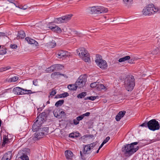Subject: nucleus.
<instances>
[{
	"mask_svg": "<svg viewBox=\"0 0 160 160\" xmlns=\"http://www.w3.org/2000/svg\"><path fill=\"white\" fill-rule=\"evenodd\" d=\"M98 145L97 142L83 146V153L82 151L80 152L81 158L82 159L85 160L86 155L90 154L92 149L98 147Z\"/></svg>",
	"mask_w": 160,
	"mask_h": 160,
	"instance_id": "obj_1",
	"label": "nucleus"
},
{
	"mask_svg": "<svg viewBox=\"0 0 160 160\" xmlns=\"http://www.w3.org/2000/svg\"><path fill=\"white\" fill-rule=\"evenodd\" d=\"M159 10L158 8L153 4H148L143 9L142 14L145 16H151L157 13Z\"/></svg>",
	"mask_w": 160,
	"mask_h": 160,
	"instance_id": "obj_2",
	"label": "nucleus"
},
{
	"mask_svg": "<svg viewBox=\"0 0 160 160\" xmlns=\"http://www.w3.org/2000/svg\"><path fill=\"white\" fill-rule=\"evenodd\" d=\"M135 85V79L132 75H129L126 78L124 81V86L128 91H132Z\"/></svg>",
	"mask_w": 160,
	"mask_h": 160,
	"instance_id": "obj_3",
	"label": "nucleus"
},
{
	"mask_svg": "<svg viewBox=\"0 0 160 160\" xmlns=\"http://www.w3.org/2000/svg\"><path fill=\"white\" fill-rule=\"evenodd\" d=\"M137 142H134L131 143L130 144H127L124 146V147L122 148V151L124 152L126 154H127L129 155H131L136 152L138 149V147H137L135 148L134 145H136L138 144Z\"/></svg>",
	"mask_w": 160,
	"mask_h": 160,
	"instance_id": "obj_4",
	"label": "nucleus"
},
{
	"mask_svg": "<svg viewBox=\"0 0 160 160\" xmlns=\"http://www.w3.org/2000/svg\"><path fill=\"white\" fill-rule=\"evenodd\" d=\"M90 10L92 14H100L108 12L107 8L101 6H94L90 8Z\"/></svg>",
	"mask_w": 160,
	"mask_h": 160,
	"instance_id": "obj_5",
	"label": "nucleus"
},
{
	"mask_svg": "<svg viewBox=\"0 0 160 160\" xmlns=\"http://www.w3.org/2000/svg\"><path fill=\"white\" fill-rule=\"evenodd\" d=\"M148 128L151 130L154 131L159 129L160 125L158 122L155 119L148 122Z\"/></svg>",
	"mask_w": 160,
	"mask_h": 160,
	"instance_id": "obj_6",
	"label": "nucleus"
},
{
	"mask_svg": "<svg viewBox=\"0 0 160 160\" xmlns=\"http://www.w3.org/2000/svg\"><path fill=\"white\" fill-rule=\"evenodd\" d=\"M78 55L85 62H88L90 60V57L88 51L84 48H82Z\"/></svg>",
	"mask_w": 160,
	"mask_h": 160,
	"instance_id": "obj_7",
	"label": "nucleus"
},
{
	"mask_svg": "<svg viewBox=\"0 0 160 160\" xmlns=\"http://www.w3.org/2000/svg\"><path fill=\"white\" fill-rule=\"evenodd\" d=\"M95 62L97 65L101 68L105 69L108 67L106 61L103 60L101 56H97Z\"/></svg>",
	"mask_w": 160,
	"mask_h": 160,
	"instance_id": "obj_8",
	"label": "nucleus"
},
{
	"mask_svg": "<svg viewBox=\"0 0 160 160\" xmlns=\"http://www.w3.org/2000/svg\"><path fill=\"white\" fill-rule=\"evenodd\" d=\"M72 15H68L63 16L58 18H57L54 19L55 22L58 24L66 23L69 21Z\"/></svg>",
	"mask_w": 160,
	"mask_h": 160,
	"instance_id": "obj_9",
	"label": "nucleus"
},
{
	"mask_svg": "<svg viewBox=\"0 0 160 160\" xmlns=\"http://www.w3.org/2000/svg\"><path fill=\"white\" fill-rule=\"evenodd\" d=\"M87 79L85 76H81L77 80L75 83L78 87L79 88L83 87L85 84Z\"/></svg>",
	"mask_w": 160,
	"mask_h": 160,
	"instance_id": "obj_10",
	"label": "nucleus"
},
{
	"mask_svg": "<svg viewBox=\"0 0 160 160\" xmlns=\"http://www.w3.org/2000/svg\"><path fill=\"white\" fill-rule=\"evenodd\" d=\"M19 159L22 160H29L24 150L20 151L17 154L16 160H19Z\"/></svg>",
	"mask_w": 160,
	"mask_h": 160,
	"instance_id": "obj_11",
	"label": "nucleus"
},
{
	"mask_svg": "<svg viewBox=\"0 0 160 160\" xmlns=\"http://www.w3.org/2000/svg\"><path fill=\"white\" fill-rule=\"evenodd\" d=\"M48 129L47 128H42V130H40L38 131H37L34 134V136L33 139L34 140H38L40 138H42L44 135V132H43L44 131H45L46 130H47Z\"/></svg>",
	"mask_w": 160,
	"mask_h": 160,
	"instance_id": "obj_12",
	"label": "nucleus"
},
{
	"mask_svg": "<svg viewBox=\"0 0 160 160\" xmlns=\"http://www.w3.org/2000/svg\"><path fill=\"white\" fill-rule=\"evenodd\" d=\"M48 28H50L52 31L58 33H60L62 32V30L59 27L57 26L54 25L53 26H51L50 24L47 25Z\"/></svg>",
	"mask_w": 160,
	"mask_h": 160,
	"instance_id": "obj_13",
	"label": "nucleus"
},
{
	"mask_svg": "<svg viewBox=\"0 0 160 160\" xmlns=\"http://www.w3.org/2000/svg\"><path fill=\"white\" fill-rule=\"evenodd\" d=\"M58 57L60 58H65L69 56V53L65 51L61 50L58 52Z\"/></svg>",
	"mask_w": 160,
	"mask_h": 160,
	"instance_id": "obj_14",
	"label": "nucleus"
},
{
	"mask_svg": "<svg viewBox=\"0 0 160 160\" xmlns=\"http://www.w3.org/2000/svg\"><path fill=\"white\" fill-rule=\"evenodd\" d=\"M65 154L67 159L70 160L72 159L73 154L71 151L66 150L65 152Z\"/></svg>",
	"mask_w": 160,
	"mask_h": 160,
	"instance_id": "obj_15",
	"label": "nucleus"
},
{
	"mask_svg": "<svg viewBox=\"0 0 160 160\" xmlns=\"http://www.w3.org/2000/svg\"><path fill=\"white\" fill-rule=\"evenodd\" d=\"M126 113L125 111H122L119 112L116 117V120L117 121H119L121 118H122Z\"/></svg>",
	"mask_w": 160,
	"mask_h": 160,
	"instance_id": "obj_16",
	"label": "nucleus"
},
{
	"mask_svg": "<svg viewBox=\"0 0 160 160\" xmlns=\"http://www.w3.org/2000/svg\"><path fill=\"white\" fill-rule=\"evenodd\" d=\"M22 88L19 87H16L14 88L12 90V92L15 94L17 95H22Z\"/></svg>",
	"mask_w": 160,
	"mask_h": 160,
	"instance_id": "obj_17",
	"label": "nucleus"
},
{
	"mask_svg": "<svg viewBox=\"0 0 160 160\" xmlns=\"http://www.w3.org/2000/svg\"><path fill=\"white\" fill-rule=\"evenodd\" d=\"M63 67V66L60 64H55L49 67V68L47 69V71L49 72H53L54 69L56 68Z\"/></svg>",
	"mask_w": 160,
	"mask_h": 160,
	"instance_id": "obj_18",
	"label": "nucleus"
},
{
	"mask_svg": "<svg viewBox=\"0 0 160 160\" xmlns=\"http://www.w3.org/2000/svg\"><path fill=\"white\" fill-rule=\"evenodd\" d=\"M25 40L29 44H35L36 46L38 45V43L36 41L32 39L29 38L28 37L26 38Z\"/></svg>",
	"mask_w": 160,
	"mask_h": 160,
	"instance_id": "obj_19",
	"label": "nucleus"
},
{
	"mask_svg": "<svg viewBox=\"0 0 160 160\" xmlns=\"http://www.w3.org/2000/svg\"><path fill=\"white\" fill-rule=\"evenodd\" d=\"M11 156V152H8L4 155L1 160H10Z\"/></svg>",
	"mask_w": 160,
	"mask_h": 160,
	"instance_id": "obj_20",
	"label": "nucleus"
},
{
	"mask_svg": "<svg viewBox=\"0 0 160 160\" xmlns=\"http://www.w3.org/2000/svg\"><path fill=\"white\" fill-rule=\"evenodd\" d=\"M10 142V139H8V137L6 136L3 137V142L2 144V147H5Z\"/></svg>",
	"mask_w": 160,
	"mask_h": 160,
	"instance_id": "obj_21",
	"label": "nucleus"
},
{
	"mask_svg": "<svg viewBox=\"0 0 160 160\" xmlns=\"http://www.w3.org/2000/svg\"><path fill=\"white\" fill-rule=\"evenodd\" d=\"M37 120L35 122L37 123L38 125H39L41 126L44 121V118H42L41 116H39L37 117Z\"/></svg>",
	"mask_w": 160,
	"mask_h": 160,
	"instance_id": "obj_22",
	"label": "nucleus"
},
{
	"mask_svg": "<svg viewBox=\"0 0 160 160\" xmlns=\"http://www.w3.org/2000/svg\"><path fill=\"white\" fill-rule=\"evenodd\" d=\"M25 33L23 31H20L18 32L17 39L23 38L25 37Z\"/></svg>",
	"mask_w": 160,
	"mask_h": 160,
	"instance_id": "obj_23",
	"label": "nucleus"
},
{
	"mask_svg": "<svg viewBox=\"0 0 160 160\" xmlns=\"http://www.w3.org/2000/svg\"><path fill=\"white\" fill-rule=\"evenodd\" d=\"M40 126L39 125H38L37 123L34 122L32 126V131L33 132L36 131V132L38 131L37 130L39 129Z\"/></svg>",
	"mask_w": 160,
	"mask_h": 160,
	"instance_id": "obj_24",
	"label": "nucleus"
},
{
	"mask_svg": "<svg viewBox=\"0 0 160 160\" xmlns=\"http://www.w3.org/2000/svg\"><path fill=\"white\" fill-rule=\"evenodd\" d=\"M68 32L72 35H76L79 37L80 36L81 34L80 33H78L77 31L73 29H71L70 28H69Z\"/></svg>",
	"mask_w": 160,
	"mask_h": 160,
	"instance_id": "obj_25",
	"label": "nucleus"
},
{
	"mask_svg": "<svg viewBox=\"0 0 160 160\" xmlns=\"http://www.w3.org/2000/svg\"><path fill=\"white\" fill-rule=\"evenodd\" d=\"M77 88L78 87L75 83V84H70L68 87V89L71 90H75L77 89Z\"/></svg>",
	"mask_w": 160,
	"mask_h": 160,
	"instance_id": "obj_26",
	"label": "nucleus"
},
{
	"mask_svg": "<svg viewBox=\"0 0 160 160\" xmlns=\"http://www.w3.org/2000/svg\"><path fill=\"white\" fill-rule=\"evenodd\" d=\"M60 109H55L53 111V113L54 116L58 118H60V116L59 115Z\"/></svg>",
	"mask_w": 160,
	"mask_h": 160,
	"instance_id": "obj_27",
	"label": "nucleus"
},
{
	"mask_svg": "<svg viewBox=\"0 0 160 160\" xmlns=\"http://www.w3.org/2000/svg\"><path fill=\"white\" fill-rule=\"evenodd\" d=\"M47 44V46L50 48H53L56 45V44L54 41H52L51 42L48 43Z\"/></svg>",
	"mask_w": 160,
	"mask_h": 160,
	"instance_id": "obj_28",
	"label": "nucleus"
},
{
	"mask_svg": "<svg viewBox=\"0 0 160 160\" xmlns=\"http://www.w3.org/2000/svg\"><path fill=\"white\" fill-rule=\"evenodd\" d=\"M130 56H127L124 57H123V58H120L118 60V61L119 62H125L127 60H128L130 59Z\"/></svg>",
	"mask_w": 160,
	"mask_h": 160,
	"instance_id": "obj_29",
	"label": "nucleus"
},
{
	"mask_svg": "<svg viewBox=\"0 0 160 160\" xmlns=\"http://www.w3.org/2000/svg\"><path fill=\"white\" fill-rule=\"evenodd\" d=\"M64 101L63 100H60L57 102L55 104V106L57 107L61 106L64 103Z\"/></svg>",
	"mask_w": 160,
	"mask_h": 160,
	"instance_id": "obj_30",
	"label": "nucleus"
},
{
	"mask_svg": "<svg viewBox=\"0 0 160 160\" xmlns=\"http://www.w3.org/2000/svg\"><path fill=\"white\" fill-rule=\"evenodd\" d=\"M97 88L99 90H101L102 89H105L106 88L103 85L98 83L97 86Z\"/></svg>",
	"mask_w": 160,
	"mask_h": 160,
	"instance_id": "obj_31",
	"label": "nucleus"
},
{
	"mask_svg": "<svg viewBox=\"0 0 160 160\" xmlns=\"http://www.w3.org/2000/svg\"><path fill=\"white\" fill-rule=\"evenodd\" d=\"M18 78L17 76L12 77L9 79V81L10 82H16L18 79Z\"/></svg>",
	"mask_w": 160,
	"mask_h": 160,
	"instance_id": "obj_32",
	"label": "nucleus"
},
{
	"mask_svg": "<svg viewBox=\"0 0 160 160\" xmlns=\"http://www.w3.org/2000/svg\"><path fill=\"white\" fill-rule=\"evenodd\" d=\"M86 95V92H82L80 94L77 96V97L78 98H82L84 97H85Z\"/></svg>",
	"mask_w": 160,
	"mask_h": 160,
	"instance_id": "obj_33",
	"label": "nucleus"
},
{
	"mask_svg": "<svg viewBox=\"0 0 160 160\" xmlns=\"http://www.w3.org/2000/svg\"><path fill=\"white\" fill-rule=\"evenodd\" d=\"M22 92H23L22 93V94H28L32 93V91L31 90H25L22 89Z\"/></svg>",
	"mask_w": 160,
	"mask_h": 160,
	"instance_id": "obj_34",
	"label": "nucleus"
},
{
	"mask_svg": "<svg viewBox=\"0 0 160 160\" xmlns=\"http://www.w3.org/2000/svg\"><path fill=\"white\" fill-rule=\"evenodd\" d=\"M159 50L158 48H156L153 50L151 53L153 55H156L159 52Z\"/></svg>",
	"mask_w": 160,
	"mask_h": 160,
	"instance_id": "obj_35",
	"label": "nucleus"
},
{
	"mask_svg": "<svg viewBox=\"0 0 160 160\" xmlns=\"http://www.w3.org/2000/svg\"><path fill=\"white\" fill-rule=\"evenodd\" d=\"M7 52L6 49L5 48H2V49L0 50V54L4 55Z\"/></svg>",
	"mask_w": 160,
	"mask_h": 160,
	"instance_id": "obj_36",
	"label": "nucleus"
},
{
	"mask_svg": "<svg viewBox=\"0 0 160 160\" xmlns=\"http://www.w3.org/2000/svg\"><path fill=\"white\" fill-rule=\"evenodd\" d=\"M56 93V91L55 90H52V91L51 92L50 95L49 96V97H52L54 96Z\"/></svg>",
	"mask_w": 160,
	"mask_h": 160,
	"instance_id": "obj_37",
	"label": "nucleus"
},
{
	"mask_svg": "<svg viewBox=\"0 0 160 160\" xmlns=\"http://www.w3.org/2000/svg\"><path fill=\"white\" fill-rule=\"evenodd\" d=\"M61 73L60 72H54L53 73H52L51 75V76L53 78L56 75H61Z\"/></svg>",
	"mask_w": 160,
	"mask_h": 160,
	"instance_id": "obj_38",
	"label": "nucleus"
},
{
	"mask_svg": "<svg viewBox=\"0 0 160 160\" xmlns=\"http://www.w3.org/2000/svg\"><path fill=\"white\" fill-rule=\"evenodd\" d=\"M123 1L125 4H129L132 1V0H123Z\"/></svg>",
	"mask_w": 160,
	"mask_h": 160,
	"instance_id": "obj_39",
	"label": "nucleus"
},
{
	"mask_svg": "<svg viewBox=\"0 0 160 160\" xmlns=\"http://www.w3.org/2000/svg\"><path fill=\"white\" fill-rule=\"evenodd\" d=\"M59 115L60 116V118H62V117H64L65 115V112L63 111H61L60 110L59 113Z\"/></svg>",
	"mask_w": 160,
	"mask_h": 160,
	"instance_id": "obj_40",
	"label": "nucleus"
},
{
	"mask_svg": "<svg viewBox=\"0 0 160 160\" xmlns=\"http://www.w3.org/2000/svg\"><path fill=\"white\" fill-rule=\"evenodd\" d=\"M96 99V97L95 96H91L87 97L85 99H89L93 101Z\"/></svg>",
	"mask_w": 160,
	"mask_h": 160,
	"instance_id": "obj_41",
	"label": "nucleus"
},
{
	"mask_svg": "<svg viewBox=\"0 0 160 160\" xmlns=\"http://www.w3.org/2000/svg\"><path fill=\"white\" fill-rule=\"evenodd\" d=\"M98 86V84L97 83V82H94L92 83L91 84L90 86L92 88H94L96 87H97Z\"/></svg>",
	"mask_w": 160,
	"mask_h": 160,
	"instance_id": "obj_42",
	"label": "nucleus"
},
{
	"mask_svg": "<svg viewBox=\"0 0 160 160\" xmlns=\"http://www.w3.org/2000/svg\"><path fill=\"white\" fill-rule=\"evenodd\" d=\"M148 122L147 123L146 122H145L141 125H139V126L142 127H148Z\"/></svg>",
	"mask_w": 160,
	"mask_h": 160,
	"instance_id": "obj_43",
	"label": "nucleus"
},
{
	"mask_svg": "<svg viewBox=\"0 0 160 160\" xmlns=\"http://www.w3.org/2000/svg\"><path fill=\"white\" fill-rule=\"evenodd\" d=\"M83 117L82 115L79 116L76 118V119H78V120L79 121H80L83 118Z\"/></svg>",
	"mask_w": 160,
	"mask_h": 160,
	"instance_id": "obj_44",
	"label": "nucleus"
},
{
	"mask_svg": "<svg viewBox=\"0 0 160 160\" xmlns=\"http://www.w3.org/2000/svg\"><path fill=\"white\" fill-rule=\"evenodd\" d=\"M109 137H107L103 142L105 144L110 139Z\"/></svg>",
	"mask_w": 160,
	"mask_h": 160,
	"instance_id": "obj_45",
	"label": "nucleus"
},
{
	"mask_svg": "<svg viewBox=\"0 0 160 160\" xmlns=\"http://www.w3.org/2000/svg\"><path fill=\"white\" fill-rule=\"evenodd\" d=\"M90 115V113L89 112H87L86 113L83 114H82V115L83 118L84 117H88Z\"/></svg>",
	"mask_w": 160,
	"mask_h": 160,
	"instance_id": "obj_46",
	"label": "nucleus"
},
{
	"mask_svg": "<svg viewBox=\"0 0 160 160\" xmlns=\"http://www.w3.org/2000/svg\"><path fill=\"white\" fill-rule=\"evenodd\" d=\"M73 123L75 125H77L79 124V121L78 120V119H74L73 120Z\"/></svg>",
	"mask_w": 160,
	"mask_h": 160,
	"instance_id": "obj_47",
	"label": "nucleus"
},
{
	"mask_svg": "<svg viewBox=\"0 0 160 160\" xmlns=\"http://www.w3.org/2000/svg\"><path fill=\"white\" fill-rule=\"evenodd\" d=\"M69 137H70L72 138H74L75 137H77V136L75 135V134L74 133H70L69 135Z\"/></svg>",
	"mask_w": 160,
	"mask_h": 160,
	"instance_id": "obj_48",
	"label": "nucleus"
},
{
	"mask_svg": "<svg viewBox=\"0 0 160 160\" xmlns=\"http://www.w3.org/2000/svg\"><path fill=\"white\" fill-rule=\"evenodd\" d=\"M10 47L12 49H16L17 48V46L15 44H11Z\"/></svg>",
	"mask_w": 160,
	"mask_h": 160,
	"instance_id": "obj_49",
	"label": "nucleus"
},
{
	"mask_svg": "<svg viewBox=\"0 0 160 160\" xmlns=\"http://www.w3.org/2000/svg\"><path fill=\"white\" fill-rule=\"evenodd\" d=\"M33 84L35 86L38 85V82L37 80H35L33 81Z\"/></svg>",
	"mask_w": 160,
	"mask_h": 160,
	"instance_id": "obj_50",
	"label": "nucleus"
},
{
	"mask_svg": "<svg viewBox=\"0 0 160 160\" xmlns=\"http://www.w3.org/2000/svg\"><path fill=\"white\" fill-rule=\"evenodd\" d=\"M7 1L10 3H12L14 5H15V0H7Z\"/></svg>",
	"mask_w": 160,
	"mask_h": 160,
	"instance_id": "obj_51",
	"label": "nucleus"
},
{
	"mask_svg": "<svg viewBox=\"0 0 160 160\" xmlns=\"http://www.w3.org/2000/svg\"><path fill=\"white\" fill-rule=\"evenodd\" d=\"M62 94H63L62 96H63V98H65L69 96V94L67 92H64Z\"/></svg>",
	"mask_w": 160,
	"mask_h": 160,
	"instance_id": "obj_52",
	"label": "nucleus"
},
{
	"mask_svg": "<svg viewBox=\"0 0 160 160\" xmlns=\"http://www.w3.org/2000/svg\"><path fill=\"white\" fill-rule=\"evenodd\" d=\"M6 37L5 35V33H0V37H3L5 38V37Z\"/></svg>",
	"mask_w": 160,
	"mask_h": 160,
	"instance_id": "obj_53",
	"label": "nucleus"
},
{
	"mask_svg": "<svg viewBox=\"0 0 160 160\" xmlns=\"http://www.w3.org/2000/svg\"><path fill=\"white\" fill-rule=\"evenodd\" d=\"M27 8V6H23L21 7V9H23V10H26Z\"/></svg>",
	"mask_w": 160,
	"mask_h": 160,
	"instance_id": "obj_54",
	"label": "nucleus"
},
{
	"mask_svg": "<svg viewBox=\"0 0 160 160\" xmlns=\"http://www.w3.org/2000/svg\"><path fill=\"white\" fill-rule=\"evenodd\" d=\"M4 68L5 69V70H9L11 69V67L9 66H7L6 67H4Z\"/></svg>",
	"mask_w": 160,
	"mask_h": 160,
	"instance_id": "obj_55",
	"label": "nucleus"
},
{
	"mask_svg": "<svg viewBox=\"0 0 160 160\" xmlns=\"http://www.w3.org/2000/svg\"><path fill=\"white\" fill-rule=\"evenodd\" d=\"M5 69L4 68V67H3L0 68V72H3L5 71Z\"/></svg>",
	"mask_w": 160,
	"mask_h": 160,
	"instance_id": "obj_56",
	"label": "nucleus"
},
{
	"mask_svg": "<svg viewBox=\"0 0 160 160\" xmlns=\"http://www.w3.org/2000/svg\"><path fill=\"white\" fill-rule=\"evenodd\" d=\"M158 46L160 47V38L158 39Z\"/></svg>",
	"mask_w": 160,
	"mask_h": 160,
	"instance_id": "obj_57",
	"label": "nucleus"
},
{
	"mask_svg": "<svg viewBox=\"0 0 160 160\" xmlns=\"http://www.w3.org/2000/svg\"><path fill=\"white\" fill-rule=\"evenodd\" d=\"M61 75H62V76H63L64 77H65V78H68V76L65 75V74H61Z\"/></svg>",
	"mask_w": 160,
	"mask_h": 160,
	"instance_id": "obj_58",
	"label": "nucleus"
},
{
	"mask_svg": "<svg viewBox=\"0 0 160 160\" xmlns=\"http://www.w3.org/2000/svg\"><path fill=\"white\" fill-rule=\"evenodd\" d=\"M16 7H17L20 9H21V7L19 6H17L16 5V4H15V5H14Z\"/></svg>",
	"mask_w": 160,
	"mask_h": 160,
	"instance_id": "obj_59",
	"label": "nucleus"
},
{
	"mask_svg": "<svg viewBox=\"0 0 160 160\" xmlns=\"http://www.w3.org/2000/svg\"><path fill=\"white\" fill-rule=\"evenodd\" d=\"M62 95H63V94H60L59 95V98H63V96H62Z\"/></svg>",
	"mask_w": 160,
	"mask_h": 160,
	"instance_id": "obj_60",
	"label": "nucleus"
},
{
	"mask_svg": "<svg viewBox=\"0 0 160 160\" xmlns=\"http://www.w3.org/2000/svg\"><path fill=\"white\" fill-rule=\"evenodd\" d=\"M38 111L40 112L42 110V108H39L38 109Z\"/></svg>",
	"mask_w": 160,
	"mask_h": 160,
	"instance_id": "obj_61",
	"label": "nucleus"
},
{
	"mask_svg": "<svg viewBox=\"0 0 160 160\" xmlns=\"http://www.w3.org/2000/svg\"><path fill=\"white\" fill-rule=\"evenodd\" d=\"M105 144V143L103 142H102V143L100 145L101 146H103Z\"/></svg>",
	"mask_w": 160,
	"mask_h": 160,
	"instance_id": "obj_62",
	"label": "nucleus"
},
{
	"mask_svg": "<svg viewBox=\"0 0 160 160\" xmlns=\"http://www.w3.org/2000/svg\"><path fill=\"white\" fill-rule=\"evenodd\" d=\"M102 146H100L98 148L99 149V150H100V148H102Z\"/></svg>",
	"mask_w": 160,
	"mask_h": 160,
	"instance_id": "obj_63",
	"label": "nucleus"
},
{
	"mask_svg": "<svg viewBox=\"0 0 160 160\" xmlns=\"http://www.w3.org/2000/svg\"><path fill=\"white\" fill-rule=\"evenodd\" d=\"M99 149H98L97 150V152H96V153H98L99 152Z\"/></svg>",
	"mask_w": 160,
	"mask_h": 160,
	"instance_id": "obj_64",
	"label": "nucleus"
}]
</instances>
